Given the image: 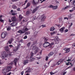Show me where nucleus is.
<instances>
[{"label":"nucleus","mask_w":75,"mask_h":75,"mask_svg":"<svg viewBox=\"0 0 75 75\" xmlns=\"http://www.w3.org/2000/svg\"><path fill=\"white\" fill-rule=\"evenodd\" d=\"M32 50H35V54H37V53L40 51V49H39L38 47L36 45L33 46Z\"/></svg>","instance_id":"f257e3e1"},{"label":"nucleus","mask_w":75,"mask_h":75,"mask_svg":"<svg viewBox=\"0 0 75 75\" xmlns=\"http://www.w3.org/2000/svg\"><path fill=\"white\" fill-rule=\"evenodd\" d=\"M7 57V54L6 53V52L4 51L2 52L1 54V57L2 59H5V57Z\"/></svg>","instance_id":"f03ea898"},{"label":"nucleus","mask_w":75,"mask_h":75,"mask_svg":"<svg viewBox=\"0 0 75 75\" xmlns=\"http://www.w3.org/2000/svg\"><path fill=\"white\" fill-rule=\"evenodd\" d=\"M7 32L6 31L3 32L1 34V36L2 38H4L6 37V36L7 35Z\"/></svg>","instance_id":"7ed1b4c3"},{"label":"nucleus","mask_w":75,"mask_h":75,"mask_svg":"<svg viewBox=\"0 0 75 75\" xmlns=\"http://www.w3.org/2000/svg\"><path fill=\"white\" fill-rule=\"evenodd\" d=\"M39 0H33L32 1V4L33 5H36L37 4L39 3Z\"/></svg>","instance_id":"20e7f679"},{"label":"nucleus","mask_w":75,"mask_h":75,"mask_svg":"<svg viewBox=\"0 0 75 75\" xmlns=\"http://www.w3.org/2000/svg\"><path fill=\"white\" fill-rule=\"evenodd\" d=\"M50 45V43H49L48 42H45L43 45V47L45 48H46V47H48L49 45Z\"/></svg>","instance_id":"39448f33"},{"label":"nucleus","mask_w":75,"mask_h":75,"mask_svg":"<svg viewBox=\"0 0 75 75\" xmlns=\"http://www.w3.org/2000/svg\"><path fill=\"white\" fill-rule=\"evenodd\" d=\"M2 72L3 74H6L7 72H8L7 69L6 68L3 69Z\"/></svg>","instance_id":"423d86ee"},{"label":"nucleus","mask_w":75,"mask_h":75,"mask_svg":"<svg viewBox=\"0 0 75 75\" xmlns=\"http://www.w3.org/2000/svg\"><path fill=\"white\" fill-rule=\"evenodd\" d=\"M6 69V70L8 72H9L11 70V67L10 66H8Z\"/></svg>","instance_id":"0eeeda50"},{"label":"nucleus","mask_w":75,"mask_h":75,"mask_svg":"<svg viewBox=\"0 0 75 75\" xmlns=\"http://www.w3.org/2000/svg\"><path fill=\"white\" fill-rule=\"evenodd\" d=\"M64 50L66 51V53H68L70 51V49L69 48H64Z\"/></svg>","instance_id":"6e6552de"},{"label":"nucleus","mask_w":75,"mask_h":75,"mask_svg":"<svg viewBox=\"0 0 75 75\" xmlns=\"http://www.w3.org/2000/svg\"><path fill=\"white\" fill-rule=\"evenodd\" d=\"M11 25L12 27H13L14 26H16V25H17V23L16 22H14L11 23Z\"/></svg>","instance_id":"1a4fd4ad"},{"label":"nucleus","mask_w":75,"mask_h":75,"mask_svg":"<svg viewBox=\"0 0 75 75\" xmlns=\"http://www.w3.org/2000/svg\"><path fill=\"white\" fill-rule=\"evenodd\" d=\"M18 62V59L17 58H16L14 60V65H15V66H16L17 65V63Z\"/></svg>","instance_id":"9d476101"},{"label":"nucleus","mask_w":75,"mask_h":75,"mask_svg":"<svg viewBox=\"0 0 75 75\" xmlns=\"http://www.w3.org/2000/svg\"><path fill=\"white\" fill-rule=\"evenodd\" d=\"M11 20L12 21H16V16H13L11 18Z\"/></svg>","instance_id":"9b49d317"},{"label":"nucleus","mask_w":75,"mask_h":75,"mask_svg":"<svg viewBox=\"0 0 75 75\" xmlns=\"http://www.w3.org/2000/svg\"><path fill=\"white\" fill-rule=\"evenodd\" d=\"M35 58H34L33 57H30L29 61H30V62H32V61H33L34 59H35Z\"/></svg>","instance_id":"f8f14e48"},{"label":"nucleus","mask_w":75,"mask_h":75,"mask_svg":"<svg viewBox=\"0 0 75 75\" xmlns=\"http://www.w3.org/2000/svg\"><path fill=\"white\" fill-rule=\"evenodd\" d=\"M65 27H63L59 29V31H60L61 33H62V32H64V30H65Z\"/></svg>","instance_id":"ddd939ff"},{"label":"nucleus","mask_w":75,"mask_h":75,"mask_svg":"<svg viewBox=\"0 0 75 75\" xmlns=\"http://www.w3.org/2000/svg\"><path fill=\"white\" fill-rule=\"evenodd\" d=\"M4 49L6 51V52H7L8 51L9 52V48H8V46H6L4 47Z\"/></svg>","instance_id":"4468645a"},{"label":"nucleus","mask_w":75,"mask_h":75,"mask_svg":"<svg viewBox=\"0 0 75 75\" xmlns=\"http://www.w3.org/2000/svg\"><path fill=\"white\" fill-rule=\"evenodd\" d=\"M54 55V52H50L48 54V57H51V56H52Z\"/></svg>","instance_id":"2eb2a0df"},{"label":"nucleus","mask_w":75,"mask_h":75,"mask_svg":"<svg viewBox=\"0 0 75 75\" xmlns=\"http://www.w3.org/2000/svg\"><path fill=\"white\" fill-rule=\"evenodd\" d=\"M46 17H45V15H43L42 16L41 19L42 21H44L45 20V19Z\"/></svg>","instance_id":"dca6fc26"},{"label":"nucleus","mask_w":75,"mask_h":75,"mask_svg":"<svg viewBox=\"0 0 75 75\" xmlns=\"http://www.w3.org/2000/svg\"><path fill=\"white\" fill-rule=\"evenodd\" d=\"M12 7L13 9H17V6H16V5L14 4H13L12 6Z\"/></svg>","instance_id":"f3484780"},{"label":"nucleus","mask_w":75,"mask_h":75,"mask_svg":"<svg viewBox=\"0 0 75 75\" xmlns=\"http://www.w3.org/2000/svg\"><path fill=\"white\" fill-rule=\"evenodd\" d=\"M20 47V46L19 45H17V46H16V49H14L13 50L14 51L16 52L18 50V48H19V47Z\"/></svg>","instance_id":"a211bd4d"},{"label":"nucleus","mask_w":75,"mask_h":75,"mask_svg":"<svg viewBox=\"0 0 75 75\" xmlns=\"http://www.w3.org/2000/svg\"><path fill=\"white\" fill-rule=\"evenodd\" d=\"M31 69L30 68H28V70L26 71L25 72L26 73H29L31 72Z\"/></svg>","instance_id":"6ab92c4d"},{"label":"nucleus","mask_w":75,"mask_h":75,"mask_svg":"<svg viewBox=\"0 0 75 75\" xmlns=\"http://www.w3.org/2000/svg\"><path fill=\"white\" fill-rule=\"evenodd\" d=\"M30 6V3H28L26 7L24 8V9H25V8H27V7H29Z\"/></svg>","instance_id":"aec40b11"},{"label":"nucleus","mask_w":75,"mask_h":75,"mask_svg":"<svg viewBox=\"0 0 75 75\" xmlns=\"http://www.w3.org/2000/svg\"><path fill=\"white\" fill-rule=\"evenodd\" d=\"M50 30L51 31H53L55 30V28L54 27H52L50 28Z\"/></svg>","instance_id":"412c9836"},{"label":"nucleus","mask_w":75,"mask_h":75,"mask_svg":"<svg viewBox=\"0 0 75 75\" xmlns=\"http://www.w3.org/2000/svg\"><path fill=\"white\" fill-rule=\"evenodd\" d=\"M44 42H47V41H48V38H44Z\"/></svg>","instance_id":"4be33fe9"},{"label":"nucleus","mask_w":75,"mask_h":75,"mask_svg":"<svg viewBox=\"0 0 75 75\" xmlns=\"http://www.w3.org/2000/svg\"><path fill=\"white\" fill-rule=\"evenodd\" d=\"M38 10V8H35L33 11H32L33 13H35V12L36 11H37V10Z\"/></svg>","instance_id":"5701e85b"},{"label":"nucleus","mask_w":75,"mask_h":75,"mask_svg":"<svg viewBox=\"0 0 75 75\" xmlns=\"http://www.w3.org/2000/svg\"><path fill=\"white\" fill-rule=\"evenodd\" d=\"M69 6H67L64 7V8H62V10H66V9H67L68 8H69Z\"/></svg>","instance_id":"b1692460"},{"label":"nucleus","mask_w":75,"mask_h":75,"mask_svg":"<svg viewBox=\"0 0 75 75\" xmlns=\"http://www.w3.org/2000/svg\"><path fill=\"white\" fill-rule=\"evenodd\" d=\"M67 61H68V62L66 64V65H69V64L70 63V61H71V59H68V60H67Z\"/></svg>","instance_id":"393cba45"},{"label":"nucleus","mask_w":75,"mask_h":75,"mask_svg":"<svg viewBox=\"0 0 75 75\" xmlns=\"http://www.w3.org/2000/svg\"><path fill=\"white\" fill-rule=\"evenodd\" d=\"M18 33H21V34H23V33H24L25 32L24 31H23L21 30H19L18 31Z\"/></svg>","instance_id":"a878e982"},{"label":"nucleus","mask_w":75,"mask_h":75,"mask_svg":"<svg viewBox=\"0 0 75 75\" xmlns=\"http://www.w3.org/2000/svg\"><path fill=\"white\" fill-rule=\"evenodd\" d=\"M58 8V6H53V7L52 8L53 10H55L57 9Z\"/></svg>","instance_id":"bb28decb"},{"label":"nucleus","mask_w":75,"mask_h":75,"mask_svg":"<svg viewBox=\"0 0 75 75\" xmlns=\"http://www.w3.org/2000/svg\"><path fill=\"white\" fill-rule=\"evenodd\" d=\"M23 18V17L21 16V15H20L19 16V18L20 20H21L22 18Z\"/></svg>","instance_id":"cd10ccee"},{"label":"nucleus","mask_w":75,"mask_h":75,"mask_svg":"<svg viewBox=\"0 0 75 75\" xmlns=\"http://www.w3.org/2000/svg\"><path fill=\"white\" fill-rule=\"evenodd\" d=\"M72 64H71V66H69L67 68H66V70L65 71H66V70H67L68 69H69V68H72Z\"/></svg>","instance_id":"c85d7f7f"},{"label":"nucleus","mask_w":75,"mask_h":75,"mask_svg":"<svg viewBox=\"0 0 75 75\" xmlns=\"http://www.w3.org/2000/svg\"><path fill=\"white\" fill-rule=\"evenodd\" d=\"M72 64H71V66H69L67 68H66V70L65 71H66V70H67L68 69H69V68H72Z\"/></svg>","instance_id":"c756f323"},{"label":"nucleus","mask_w":75,"mask_h":75,"mask_svg":"<svg viewBox=\"0 0 75 75\" xmlns=\"http://www.w3.org/2000/svg\"><path fill=\"white\" fill-rule=\"evenodd\" d=\"M31 44V42H30L29 43H28L27 44V47H30V45Z\"/></svg>","instance_id":"7c9ffc66"},{"label":"nucleus","mask_w":75,"mask_h":75,"mask_svg":"<svg viewBox=\"0 0 75 75\" xmlns=\"http://www.w3.org/2000/svg\"><path fill=\"white\" fill-rule=\"evenodd\" d=\"M11 29V27H10V26H8V28L7 29V31H10Z\"/></svg>","instance_id":"2f4dec72"},{"label":"nucleus","mask_w":75,"mask_h":75,"mask_svg":"<svg viewBox=\"0 0 75 75\" xmlns=\"http://www.w3.org/2000/svg\"><path fill=\"white\" fill-rule=\"evenodd\" d=\"M24 62V64L25 65V64H27L28 62V60H25Z\"/></svg>","instance_id":"473e14b6"},{"label":"nucleus","mask_w":75,"mask_h":75,"mask_svg":"<svg viewBox=\"0 0 75 75\" xmlns=\"http://www.w3.org/2000/svg\"><path fill=\"white\" fill-rule=\"evenodd\" d=\"M31 56L30 57H33L34 56V53L33 52H31L30 53Z\"/></svg>","instance_id":"72a5a7b5"},{"label":"nucleus","mask_w":75,"mask_h":75,"mask_svg":"<svg viewBox=\"0 0 75 75\" xmlns=\"http://www.w3.org/2000/svg\"><path fill=\"white\" fill-rule=\"evenodd\" d=\"M45 61H48V56H46L45 57Z\"/></svg>","instance_id":"f704fd0d"},{"label":"nucleus","mask_w":75,"mask_h":75,"mask_svg":"<svg viewBox=\"0 0 75 75\" xmlns=\"http://www.w3.org/2000/svg\"><path fill=\"white\" fill-rule=\"evenodd\" d=\"M16 10L18 11H20V8H17Z\"/></svg>","instance_id":"c9c22d12"},{"label":"nucleus","mask_w":75,"mask_h":75,"mask_svg":"<svg viewBox=\"0 0 75 75\" xmlns=\"http://www.w3.org/2000/svg\"><path fill=\"white\" fill-rule=\"evenodd\" d=\"M49 8H53L54 6L52 5H50L49 6Z\"/></svg>","instance_id":"e433bc0d"},{"label":"nucleus","mask_w":75,"mask_h":75,"mask_svg":"<svg viewBox=\"0 0 75 75\" xmlns=\"http://www.w3.org/2000/svg\"><path fill=\"white\" fill-rule=\"evenodd\" d=\"M0 21L1 22V23H4V20H3V19H0Z\"/></svg>","instance_id":"4c0bfd02"},{"label":"nucleus","mask_w":75,"mask_h":75,"mask_svg":"<svg viewBox=\"0 0 75 75\" xmlns=\"http://www.w3.org/2000/svg\"><path fill=\"white\" fill-rule=\"evenodd\" d=\"M17 14V13H13L11 14L12 16H16Z\"/></svg>","instance_id":"58836bf2"},{"label":"nucleus","mask_w":75,"mask_h":75,"mask_svg":"<svg viewBox=\"0 0 75 75\" xmlns=\"http://www.w3.org/2000/svg\"><path fill=\"white\" fill-rule=\"evenodd\" d=\"M30 14V11H27L26 13V15H28Z\"/></svg>","instance_id":"ea45409f"},{"label":"nucleus","mask_w":75,"mask_h":75,"mask_svg":"<svg viewBox=\"0 0 75 75\" xmlns=\"http://www.w3.org/2000/svg\"><path fill=\"white\" fill-rule=\"evenodd\" d=\"M55 33L54 32L53 33H50V34L51 35H54V34H55Z\"/></svg>","instance_id":"a19ab883"},{"label":"nucleus","mask_w":75,"mask_h":75,"mask_svg":"<svg viewBox=\"0 0 75 75\" xmlns=\"http://www.w3.org/2000/svg\"><path fill=\"white\" fill-rule=\"evenodd\" d=\"M59 22H60V23H61V22H62V18H59Z\"/></svg>","instance_id":"79ce46f5"},{"label":"nucleus","mask_w":75,"mask_h":75,"mask_svg":"<svg viewBox=\"0 0 75 75\" xmlns=\"http://www.w3.org/2000/svg\"><path fill=\"white\" fill-rule=\"evenodd\" d=\"M28 2V0H26L25 1V3H24L23 4V5H25V4L26 3H27Z\"/></svg>","instance_id":"37998d69"},{"label":"nucleus","mask_w":75,"mask_h":75,"mask_svg":"<svg viewBox=\"0 0 75 75\" xmlns=\"http://www.w3.org/2000/svg\"><path fill=\"white\" fill-rule=\"evenodd\" d=\"M37 34H38L37 32H34V35H37Z\"/></svg>","instance_id":"c03bdc74"},{"label":"nucleus","mask_w":75,"mask_h":75,"mask_svg":"<svg viewBox=\"0 0 75 75\" xmlns=\"http://www.w3.org/2000/svg\"><path fill=\"white\" fill-rule=\"evenodd\" d=\"M9 43L10 44H11V40H10L8 41Z\"/></svg>","instance_id":"a18cd8bd"},{"label":"nucleus","mask_w":75,"mask_h":75,"mask_svg":"<svg viewBox=\"0 0 75 75\" xmlns=\"http://www.w3.org/2000/svg\"><path fill=\"white\" fill-rule=\"evenodd\" d=\"M67 71H65L63 73V75H65L66 74H67Z\"/></svg>","instance_id":"49530a36"},{"label":"nucleus","mask_w":75,"mask_h":75,"mask_svg":"<svg viewBox=\"0 0 75 75\" xmlns=\"http://www.w3.org/2000/svg\"><path fill=\"white\" fill-rule=\"evenodd\" d=\"M26 38H27V36H25L23 38V39H26Z\"/></svg>","instance_id":"de8ad7c7"},{"label":"nucleus","mask_w":75,"mask_h":75,"mask_svg":"<svg viewBox=\"0 0 75 75\" xmlns=\"http://www.w3.org/2000/svg\"><path fill=\"white\" fill-rule=\"evenodd\" d=\"M42 28H44V27H45V25H42L40 26V27H42Z\"/></svg>","instance_id":"09e8293b"},{"label":"nucleus","mask_w":75,"mask_h":75,"mask_svg":"<svg viewBox=\"0 0 75 75\" xmlns=\"http://www.w3.org/2000/svg\"><path fill=\"white\" fill-rule=\"evenodd\" d=\"M54 45V42H52L50 44V45Z\"/></svg>","instance_id":"8fccbe9b"},{"label":"nucleus","mask_w":75,"mask_h":75,"mask_svg":"<svg viewBox=\"0 0 75 75\" xmlns=\"http://www.w3.org/2000/svg\"><path fill=\"white\" fill-rule=\"evenodd\" d=\"M11 74H12V73H11V72H10L8 73L7 74V75H11Z\"/></svg>","instance_id":"3c124183"},{"label":"nucleus","mask_w":75,"mask_h":75,"mask_svg":"<svg viewBox=\"0 0 75 75\" xmlns=\"http://www.w3.org/2000/svg\"><path fill=\"white\" fill-rule=\"evenodd\" d=\"M64 31L65 32V33H67V32H68V30L66 29L64 30Z\"/></svg>","instance_id":"603ef678"},{"label":"nucleus","mask_w":75,"mask_h":75,"mask_svg":"<svg viewBox=\"0 0 75 75\" xmlns=\"http://www.w3.org/2000/svg\"><path fill=\"white\" fill-rule=\"evenodd\" d=\"M60 63H59V62H57V65H59L60 64Z\"/></svg>","instance_id":"864d4df0"},{"label":"nucleus","mask_w":75,"mask_h":75,"mask_svg":"<svg viewBox=\"0 0 75 75\" xmlns=\"http://www.w3.org/2000/svg\"><path fill=\"white\" fill-rule=\"evenodd\" d=\"M10 65H12L13 64V62H11L9 64Z\"/></svg>","instance_id":"5fc2aeb1"},{"label":"nucleus","mask_w":75,"mask_h":75,"mask_svg":"<svg viewBox=\"0 0 75 75\" xmlns=\"http://www.w3.org/2000/svg\"><path fill=\"white\" fill-rule=\"evenodd\" d=\"M23 74H24V71H23L21 72V75H23Z\"/></svg>","instance_id":"6e6d98bb"},{"label":"nucleus","mask_w":75,"mask_h":75,"mask_svg":"<svg viewBox=\"0 0 75 75\" xmlns=\"http://www.w3.org/2000/svg\"><path fill=\"white\" fill-rule=\"evenodd\" d=\"M25 31H28V28H25Z\"/></svg>","instance_id":"4d7b16f0"},{"label":"nucleus","mask_w":75,"mask_h":75,"mask_svg":"<svg viewBox=\"0 0 75 75\" xmlns=\"http://www.w3.org/2000/svg\"><path fill=\"white\" fill-rule=\"evenodd\" d=\"M50 74L51 75H54V73H52V72H51Z\"/></svg>","instance_id":"13d9d810"},{"label":"nucleus","mask_w":75,"mask_h":75,"mask_svg":"<svg viewBox=\"0 0 75 75\" xmlns=\"http://www.w3.org/2000/svg\"><path fill=\"white\" fill-rule=\"evenodd\" d=\"M75 35L74 34H71L70 35V36H74Z\"/></svg>","instance_id":"bf43d9fd"},{"label":"nucleus","mask_w":75,"mask_h":75,"mask_svg":"<svg viewBox=\"0 0 75 75\" xmlns=\"http://www.w3.org/2000/svg\"><path fill=\"white\" fill-rule=\"evenodd\" d=\"M57 26H58V27H59V28L61 27V25H57Z\"/></svg>","instance_id":"052dcab7"},{"label":"nucleus","mask_w":75,"mask_h":75,"mask_svg":"<svg viewBox=\"0 0 75 75\" xmlns=\"http://www.w3.org/2000/svg\"><path fill=\"white\" fill-rule=\"evenodd\" d=\"M74 11L72 9L71 10H69V11L70 12H72V11Z\"/></svg>","instance_id":"680f3d73"},{"label":"nucleus","mask_w":75,"mask_h":75,"mask_svg":"<svg viewBox=\"0 0 75 75\" xmlns=\"http://www.w3.org/2000/svg\"><path fill=\"white\" fill-rule=\"evenodd\" d=\"M9 46L10 47H13V45H9Z\"/></svg>","instance_id":"e2e57ef3"},{"label":"nucleus","mask_w":75,"mask_h":75,"mask_svg":"<svg viewBox=\"0 0 75 75\" xmlns=\"http://www.w3.org/2000/svg\"><path fill=\"white\" fill-rule=\"evenodd\" d=\"M42 51H41L39 53H40V55H41V54H42Z\"/></svg>","instance_id":"0e129e2a"},{"label":"nucleus","mask_w":75,"mask_h":75,"mask_svg":"<svg viewBox=\"0 0 75 75\" xmlns=\"http://www.w3.org/2000/svg\"><path fill=\"white\" fill-rule=\"evenodd\" d=\"M72 23H70V27H71L72 26Z\"/></svg>","instance_id":"69168bd1"},{"label":"nucleus","mask_w":75,"mask_h":75,"mask_svg":"<svg viewBox=\"0 0 75 75\" xmlns=\"http://www.w3.org/2000/svg\"><path fill=\"white\" fill-rule=\"evenodd\" d=\"M73 70L74 71H75V67H74L73 68Z\"/></svg>","instance_id":"338daca9"},{"label":"nucleus","mask_w":75,"mask_h":75,"mask_svg":"<svg viewBox=\"0 0 75 75\" xmlns=\"http://www.w3.org/2000/svg\"><path fill=\"white\" fill-rule=\"evenodd\" d=\"M73 47H75V43L73 44Z\"/></svg>","instance_id":"774afa93"}]
</instances>
